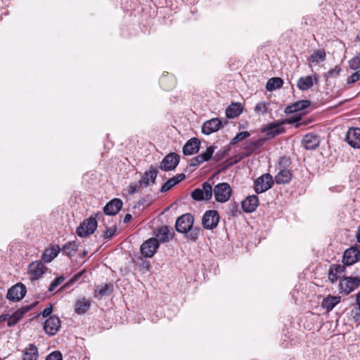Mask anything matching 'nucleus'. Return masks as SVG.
<instances>
[{"mask_svg":"<svg viewBox=\"0 0 360 360\" xmlns=\"http://www.w3.org/2000/svg\"><path fill=\"white\" fill-rule=\"evenodd\" d=\"M161 86L167 90L174 89L176 85V79L172 75H165L160 79Z\"/></svg>","mask_w":360,"mask_h":360,"instance_id":"7c9ffc66","label":"nucleus"},{"mask_svg":"<svg viewBox=\"0 0 360 360\" xmlns=\"http://www.w3.org/2000/svg\"><path fill=\"white\" fill-rule=\"evenodd\" d=\"M314 84V80L311 76L300 77L297 81V88L302 91H306L310 89Z\"/></svg>","mask_w":360,"mask_h":360,"instance_id":"f704fd0d","label":"nucleus"},{"mask_svg":"<svg viewBox=\"0 0 360 360\" xmlns=\"http://www.w3.org/2000/svg\"><path fill=\"white\" fill-rule=\"evenodd\" d=\"M214 194L217 201L225 202L229 200L231 195V188L229 184L221 183L215 186Z\"/></svg>","mask_w":360,"mask_h":360,"instance_id":"7ed1b4c3","label":"nucleus"},{"mask_svg":"<svg viewBox=\"0 0 360 360\" xmlns=\"http://www.w3.org/2000/svg\"><path fill=\"white\" fill-rule=\"evenodd\" d=\"M356 236L357 241L359 243H360V225H359V227L358 228Z\"/></svg>","mask_w":360,"mask_h":360,"instance_id":"13d9d810","label":"nucleus"},{"mask_svg":"<svg viewBox=\"0 0 360 360\" xmlns=\"http://www.w3.org/2000/svg\"><path fill=\"white\" fill-rule=\"evenodd\" d=\"M340 71L341 68L338 65H336L334 68L328 72V77H336L340 75Z\"/></svg>","mask_w":360,"mask_h":360,"instance_id":"3c124183","label":"nucleus"},{"mask_svg":"<svg viewBox=\"0 0 360 360\" xmlns=\"http://www.w3.org/2000/svg\"><path fill=\"white\" fill-rule=\"evenodd\" d=\"M193 217L191 214H184L178 217L176 221L175 228L176 231L181 233H188V237L195 241L200 233V229L193 227Z\"/></svg>","mask_w":360,"mask_h":360,"instance_id":"f257e3e1","label":"nucleus"},{"mask_svg":"<svg viewBox=\"0 0 360 360\" xmlns=\"http://www.w3.org/2000/svg\"><path fill=\"white\" fill-rule=\"evenodd\" d=\"M290 164H291V161H290V158L284 157V156L280 158L279 163H278L279 169H286L285 167H289L290 165Z\"/></svg>","mask_w":360,"mask_h":360,"instance_id":"de8ad7c7","label":"nucleus"},{"mask_svg":"<svg viewBox=\"0 0 360 360\" xmlns=\"http://www.w3.org/2000/svg\"><path fill=\"white\" fill-rule=\"evenodd\" d=\"M360 285V278L358 277H344L340 279V289L346 294L350 293Z\"/></svg>","mask_w":360,"mask_h":360,"instance_id":"1a4fd4ad","label":"nucleus"},{"mask_svg":"<svg viewBox=\"0 0 360 360\" xmlns=\"http://www.w3.org/2000/svg\"><path fill=\"white\" fill-rule=\"evenodd\" d=\"M310 105V101L308 100H302L295 103L285 108L284 112L286 114H290L297 111H300L308 108Z\"/></svg>","mask_w":360,"mask_h":360,"instance_id":"393cba45","label":"nucleus"},{"mask_svg":"<svg viewBox=\"0 0 360 360\" xmlns=\"http://www.w3.org/2000/svg\"><path fill=\"white\" fill-rule=\"evenodd\" d=\"M283 80L280 77H272L268 80L266 84V89L269 91H272L283 86Z\"/></svg>","mask_w":360,"mask_h":360,"instance_id":"c9c22d12","label":"nucleus"},{"mask_svg":"<svg viewBox=\"0 0 360 360\" xmlns=\"http://www.w3.org/2000/svg\"><path fill=\"white\" fill-rule=\"evenodd\" d=\"M116 231H117L116 226H112V227L108 229L105 231L104 238H110L115 234Z\"/></svg>","mask_w":360,"mask_h":360,"instance_id":"603ef678","label":"nucleus"},{"mask_svg":"<svg viewBox=\"0 0 360 360\" xmlns=\"http://www.w3.org/2000/svg\"><path fill=\"white\" fill-rule=\"evenodd\" d=\"M7 321H8L7 324L9 327L13 326L18 323V321L16 320V319L15 317H13V315H11V316L8 315Z\"/></svg>","mask_w":360,"mask_h":360,"instance_id":"5fc2aeb1","label":"nucleus"},{"mask_svg":"<svg viewBox=\"0 0 360 360\" xmlns=\"http://www.w3.org/2000/svg\"><path fill=\"white\" fill-rule=\"evenodd\" d=\"M300 120V117L295 119V120H294V121H297V120Z\"/></svg>","mask_w":360,"mask_h":360,"instance_id":"680f3d73","label":"nucleus"},{"mask_svg":"<svg viewBox=\"0 0 360 360\" xmlns=\"http://www.w3.org/2000/svg\"><path fill=\"white\" fill-rule=\"evenodd\" d=\"M221 127V122L218 118L212 119L205 122L202 127V132L209 135L213 132L217 131Z\"/></svg>","mask_w":360,"mask_h":360,"instance_id":"a211bd4d","label":"nucleus"},{"mask_svg":"<svg viewBox=\"0 0 360 360\" xmlns=\"http://www.w3.org/2000/svg\"><path fill=\"white\" fill-rule=\"evenodd\" d=\"M60 248L58 245H53L46 249L42 254V262L46 263L51 262L59 254Z\"/></svg>","mask_w":360,"mask_h":360,"instance_id":"4be33fe9","label":"nucleus"},{"mask_svg":"<svg viewBox=\"0 0 360 360\" xmlns=\"http://www.w3.org/2000/svg\"><path fill=\"white\" fill-rule=\"evenodd\" d=\"M259 205L258 197L255 195L247 197L242 202V207L245 212H254Z\"/></svg>","mask_w":360,"mask_h":360,"instance_id":"412c9836","label":"nucleus"},{"mask_svg":"<svg viewBox=\"0 0 360 360\" xmlns=\"http://www.w3.org/2000/svg\"><path fill=\"white\" fill-rule=\"evenodd\" d=\"M8 314H2L0 316V323L7 321Z\"/></svg>","mask_w":360,"mask_h":360,"instance_id":"4d7b16f0","label":"nucleus"},{"mask_svg":"<svg viewBox=\"0 0 360 360\" xmlns=\"http://www.w3.org/2000/svg\"><path fill=\"white\" fill-rule=\"evenodd\" d=\"M65 281V277L63 276H60L58 278H56L49 285V291L53 292L54 290L60 285L63 281Z\"/></svg>","mask_w":360,"mask_h":360,"instance_id":"c03bdc74","label":"nucleus"},{"mask_svg":"<svg viewBox=\"0 0 360 360\" xmlns=\"http://www.w3.org/2000/svg\"><path fill=\"white\" fill-rule=\"evenodd\" d=\"M184 174H179L176 176L167 180L161 187V192H166L172 189L175 185L185 179Z\"/></svg>","mask_w":360,"mask_h":360,"instance_id":"a878e982","label":"nucleus"},{"mask_svg":"<svg viewBox=\"0 0 360 360\" xmlns=\"http://www.w3.org/2000/svg\"><path fill=\"white\" fill-rule=\"evenodd\" d=\"M60 326V320L59 318L56 316H51L44 322V329L46 334L54 335L58 332Z\"/></svg>","mask_w":360,"mask_h":360,"instance_id":"f8f14e48","label":"nucleus"},{"mask_svg":"<svg viewBox=\"0 0 360 360\" xmlns=\"http://www.w3.org/2000/svg\"><path fill=\"white\" fill-rule=\"evenodd\" d=\"M122 205V201L120 199L114 198L104 207V213L107 215H115L121 210Z\"/></svg>","mask_w":360,"mask_h":360,"instance_id":"6ab92c4d","label":"nucleus"},{"mask_svg":"<svg viewBox=\"0 0 360 360\" xmlns=\"http://www.w3.org/2000/svg\"><path fill=\"white\" fill-rule=\"evenodd\" d=\"M292 173L288 169H279L278 173L275 176V181L277 184H285L290 181Z\"/></svg>","mask_w":360,"mask_h":360,"instance_id":"b1692460","label":"nucleus"},{"mask_svg":"<svg viewBox=\"0 0 360 360\" xmlns=\"http://www.w3.org/2000/svg\"><path fill=\"white\" fill-rule=\"evenodd\" d=\"M326 56L324 50H316L311 55L309 60L317 64L325 60Z\"/></svg>","mask_w":360,"mask_h":360,"instance_id":"58836bf2","label":"nucleus"},{"mask_svg":"<svg viewBox=\"0 0 360 360\" xmlns=\"http://www.w3.org/2000/svg\"><path fill=\"white\" fill-rule=\"evenodd\" d=\"M250 133L247 131L238 133L230 142L231 145H235L236 143L243 141L246 138L250 136Z\"/></svg>","mask_w":360,"mask_h":360,"instance_id":"79ce46f5","label":"nucleus"},{"mask_svg":"<svg viewBox=\"0 0 360 360\" xmlns=\"http://www.w3.org/2000/svg\"><path fill=\"white\" fill-rule=\"evenodd\" d=\"M26 292L23 284L17 283L8 290L6 297L11 301H19L25 296Z\"/></svg>","mask_w":360,"mask_h":360,"instance_id":"9b49d317","label":"nucleus"},{"mask_svg":"<svg viewBox=\"0 0 360 360\" xmlns=\"http://www.w3.org/2000/svg\"><path fill=\"white\" fill-rule=\"evenodd\" d=\"M85 272V270L81 271L80 272L76 274L68 282H67L62 288H67L70 286L74 282L77 281L82 275Z\"/></svg>","mask_w":360,"mask_h":360,"instance_id":"49530a36","label":"nucleus"},{"mask_svg":"<svg viewBox=\"0 0 360 360\" xmlns=\"http://www.w3.org/2000/svg\"><path fill=\"white\" fill-rule=\"evenodd\" d=\"M200 141L197 138L189 139L183 147V153L185 155H191L198 152Z\"/></svg>","mask_w":360,"mask_h":360,"instance_id":"f3484780","label":"nucleus"},{"mask_svg":"<svg viewBox=\"0 0 360 360\" xmlns=\"http://www.w3.org/2000/svg\"><path fill=\"white\" fill-rule=\"evenodd\" d=\"M346 141L354 148H360V128H350L346 136Z\"/></svg>","mask_w":360,"mask_h":360,"instance_id":"2eb2a0df","label":"nucleus"},{"mask_svg":"<svg viewBox=\"0 0 360 360\" xmlns=\"http://www.w3.org/2000/svg\"><path fill=\"white\" fill-rule=\"evenodd\" d=\"M220 158H221V155H219L218 153H217V154L215 155V156H214V159H215V160H216V161H218V160H220Z\"/></svg>","mask_w":360,"mask_h":360,"instance_id":"052dcab7","label":"nucleus"},{"mask_svg":"<svg viewBox=\"0 0 360 360\" xmlns=\"http://www.w3.org/2000/svg\"><path fill=\"white\" fill-rule=\"evenodd\" d=\"M0 360H2L1 359H0Z\"/></svg>","mask_w":360,"mask_h":360,"instance_id":"0e129e2a","label":"nucleus"},{"mask_svg":"<svg viewBox=\"0 0 360 360\" xmlns=\"http://www.w3.org/2000/svg\"><path fill=\"white\" fill-rule=\"evenodd\" d=\"M157 175L158 171L150 167L148 172H145L142 182L145 186H149L155 182Z\"/></svg>","mask_w":360,"mask_h":360,"instance_id":"e433bc0d","label":"nucleus"},{"mask_svg":"<svg viewBox=\"0 0 360 360\" xmlns=\"http://www.w3.org/2000/svg\"><path fill=\"white\" fill-rule=\"evenodd\" d=\"M46 360H63L62 354L59 351H55L48 355Z\"/></svg>","mask_w":360,"mask_h":360,"instance_id":"09e8293b","label":"nucleus"},{"mask_svg":"<svg viewBox=\"0 0 360 360\" xmlns=\"http://www.w3.org/2000/svg\"><path fill=\"white\" fill-rule=\"evenodd\" d=\"M132 217H131V214H127L124 219H123V222L124 223H128L129 221H130V220L131 219Z\"/></svg>","mask_w":360,"mask_h":360,"instance_id":"6e6d98bb","label":"nucleus"},{"mask_svg":"<svg viewBox=\"0 0 360 360\" xmlns=\"http://www.w3.org/2000/svg\"><path fill=\"white\" fill-rule=\"evenodd\" d=\"M283 122H274L269 124L264 129L268 138H273L283 132Z\"/></svg>","mask_w":360,"mask_h":360,"instance_id":"5701e85b","label":"nucleus"},{"mask_svg":"<svg viewBox=\"0 0 360 360\" xmlns=\"http://www.w3.org/2000/svg\"><path fill=\"white\" fill-rule=\"evenodd\" d=\"M36 304H37V302L34 303V304H31L28 307H25L22 308L21 309L16 311L12 315L13 316V317H15L16 319V320L18 322L19 320L22 317V316L25 313H27L28 311H30L31 309H32L35 306Z\"/></svg>","mask_w":360,"mask_h":360,"instance_id":"a19ab883","label":"nucleus"},{"mask_svg":"<svg viewBox=\"0 0 360 360\" xmlns=\"http://www.w3.org/2000/svg\"><path fill=\"white\" fill-rule=\"evenodd\" d=\"M356 302H357V305L360 306V292L357 294Z\"/></svg>","mask_w":360,"mask_h":360,"instance_id":"bf43d9fd","label":"nucleus"},{"mask_svg":"<svg viewBox=\"0 0 360 360\" xmlns=\"http://www.w3.org/2000/svg\"><path fill=\"white\" fill-rule=\"evenodd\" d=\"M340 302V297L328 295L323 300V301L321 302V306L323 308L326 309L327 311H330Z\"/></svg>","mask_w":360,"mask_h":360,"instance_id":"bb28decb","label":"nucleus"},{"mask_svg":"<svg viewBox=\"0 0 360 360\" xmlns=\"http://www.w3.org/2000/svg\"><path fill=\"white\" fill-rule=\"evenodd\" d=\"M243 112V106L240 103H231L226 110V115L228 118L238 117Z\"/></svg>","mask_w":360,"mask_h":360,"instance_id":"cd10ccee","label":"nucleus"},{"mask_svg":"<svg viewBox=\"0 0 360 360\" xmlns=\"http://www.w3.org/2000/svg\"><path fill=\"white\" fill-rule=\"evenodd\" d=\"M264 139H259L257 141H251L245 145L244 147V150H245V153L243 154V157H248L250 154H252L257 149L259 148L263 143Z\"/></svg>","mask_w":360,"mask_h":360,"instance_id":"c85d7f7f","label":"nucleus"},{"mask_svg":"<svg viewBox=\"0 0 360 360\" xmlns=\"http://www.w3.org/2000/svg\"><path fill=\"white\" fill-rule=\"evenodd\" d=\"M360 257V251L357 248L352 247L345 251L342 262L345 265H352L356 263Z\"/></svg>","mask_w":360,"mask_h":360,"instance_id":"ddd939ff","label":"nucleus"},{"mask_svg":"<svg viewBox=\"0 0 360 360\" xmlns=\"http://www.w3.org/2000/svg\"><path fill=\"white\" fill-rule=\"evenodd\" d=\"M169 228L165 226H162L157 230L155 236L158 243H165L169 241Z\"/></svg>","mask_w":360,"mask_h":360,"instance_id":"4c0bfd02","label":"nucleus"},{"mask_svg":"<svg viewBox=\"0 0 360 360\" xmlns=\"http://www.w3.org/2000/svg\"><path fill=\"white\" fill-rule=\"evenodd\" d=\"M212 195V187L208 182H205L202 185V188H195L191 193V197L197 201L206 200H208Z\"/></svg>","mask_w":360,"mask_h":360,"instance_id":"39448f33","label":"nucleus"},{"mask_svg":"<svg viewBox=\"0 0 360 360\" xmlns=\"http://www.w3.org/2000/svg\"><path fill=\"white\" fill-rule=\"evenodd\" d=\"M319 144V137L311 133L306 134L302 141V146L307 150H314Z\"/></svg>","mask_w":360,"mask_h":360,"instance_id":"dca6fc26","label":"nucleus"},{"mask_svg":"<svg viewBox=\"0 0 360 360\" xmlns=\"http://www.w3.org/2000/svg\"><path fill=\"white\" fill-rule=\"evenodd\" d=\"M37 347L32 344H30L23 352V360H37Z\"/></svg>","mask_w":360,"mask_h":360,"instance_id":"c756f323","label":"nucleus"},{"mask_svg":"<svg viewBox=\"0 0 360 360\" xmlns=\"http://www.w3.org/2000/svg\"><path fill=\"white\" fill-rule=\"evenodd\" d=\"M147 269H149V264H147Z\"/></svg>","mask_w":360,"mask_h":360,"instance_id":"e2e57ef3","label":"nucleus"},{"mask_svg":"<svg viewBox=\"0 0 360 360\" xmlns=\"http://www.w3.org/2000/svg\"><path fill=\"white\" fill-rule=\"evenodd\" d=\"M48 268L41 260L31 262L27 266V274L32 281L40 279L47 271Z\"/></svg>","mask_w":360,"mask_h":360,"instance_id":"f03ea898","label":"nucleus"},{"mask_svg":"<svg viewBox=\"0 0 360 360\" xmlns=\"http://www.w3.org/2000/svg\"><path fill=\"white\" fill-rule=\"evenodd\" d=\"M90 306V300L86 298H81L75 304V311L78 314H84L89 309Z\"/></svg>","mask_w":360,"mask_h":360,"instance_id":"473e14b6","label":"nucleus"},{"mask_svg":"<svg viewBox=\"0 0 360 360\" xmlns=\"http://www.w3.org/2000/svg\"><path fill=\"white\" fill-rule=\"evenodd\" d=\"M52 311L53 305L50 304L49 307L44 309V311L41 312V315L43 316V317H46L51 314Z\"/></svg>","mask_w":360,"mask_h":360,"instance_id":"864d4df0","label":"nucleus"},{"mask_svg":"<svg viewBox=\"0 0 360 360\" xmlns=\"http://www.w3.org/2000/svg\"><path fill=\"white\" fill-rule=\"evenodd\" d=\"M214 150L215 147L213 146L207 147L205 152L202 153L191 160V166L197 167L204 162L210 160L214 152Z\"/></svg>","mask_w":360,"mask_h":360,"instance_id":"4468645a","label":"nucleus"},{"mask_svg":"<svg viewBox=\"0 0 360 360\" xmlns=\"http://www.w3.org/2000/svg\"><path fill=\"white\" fill-rule=\"evenodd\" d=\"M359 80H360V69L359 70H357L356 72H355L354 73H353L350 77H348L347 83L352 84V83H354Z\"/></svg>","mask_w":360,"mask_h":360,"instance_id":"8fccbe9b","label":"nucleus"},{"mask_svg":"<svg viewBox=\"0 0 360 360\" xmlns=\"http://www.w3.org/2000/svg\"><path fill=\"white\" fill-rule=\"evenodd\" d=\"M350 316L354 322L360 323V306L354 307L351 310Z\"/></svg>","mask_w":360,"mask_h":360,"instance_id":"37998d69","label":"nucleus"},{"mask_svg":"<svg viewBox=\"0 0 360 360\" xmlns=\"http://www.w3.org/2000/svg\"><path fill=\"white\" fill-rule=\"evenodd\" d=\"M269 103L259 102L255 107V111L257 114H266L268 112Z\"/></svg>","mask_w":360,"mask_h":360,"instance_id":"ea45409f","label":"nucleus"},{"mask_svg":"<svg viewBox=\"0 0 360 360\" xmlns=\"http://www.w3.org/2000/svg\"><path fill=\"white\" fill-rule=\"evenodd\" d=\"M219 215L216 210L205 212L202 219V226L206 229H213L218 225Z\"/></svg>","mask_w":360,"mask_h":360,"instance_id":"0eeeda50","label":"nucleus"},{"mask_svg":"<svg viewBox=\"0 0 360 360\" xmlns=\"http://www.w3.org/2000/svg\"><path fill=\"white\" fill-rule=\"evenodd\" d=\"M349 68L354 70L360 68V54L350 60Z\"/></svg>","mask_w":360,"mask_h":360,"instance_id":"a18cd8bd","label":"nucleus"},{"mask_svg":"<svg viewBox=\"0 0 360 360\" xmlns=\"http://www.w3.org/2000/svg\"><path fill=\"white\" fill-rule=\"evenodd\" d=\"M97 227V221L94 217L85 219L77 228V234L80 237H84L92 234Z\"/></svg>","mask_w":360,"mask_h":360,"instance_id":"20e7f679","label":"nucleus"},{"mask_svg":"<svg viewBox=\"0 0 360 360\" xmlns=\"http://www.w3.org/2000/svg\"><path fill=\"white\" fill-rule=\"evenodd\" d=\"M274 184L272 176L265 174L255 181V190L257 193H262L269 190Z\"/></svg>","mask_w":360,"mask_h":360,"instance_id":"423d86ee","label":"nucleus"},{"mask_svg":"<svg viewBox=\"0 0 360 360\" xmlns=\"http://www.w3.org/2000/svg\"><path fill=\"white\" fill-rule=\"evenodd\" d=\"M78 245L75 241H70L65 243L62 248L61 251L63 254L72 257L74 256L77 251Z\"/></svg>","mask_w":360,"mask_h":360,"instance_id":"72a5a7b5","label":"nucleus"},{"mask_svg":"<svg viewBox=\"0 0 360 360\" xmlns=\"http://www.w3.org/2000/svg\"><path fill=\"white\" fill-rule=\"evenodd\" d=\"M345 270V267L342 264H332L328 271V279L331 283L341 279L342 276Z\"/></svg>","mask_w":360,"mask_h":360,"instance_id":"aec40b11","label":"nucleus"},{"mask_svg":"<svg viewBox=\"0 0 360 360\" xmlns=\"http://www.w3.org/2000/svg\"><path fill=\"white\" fill-rule=\"evenodd\" d=\"M180 157L175 153L167 155L161 162L160 168L163 171H171L178 165Z\"/></svg>","mask_w":360,"mask_h":360,"instance_id":"9d476101","label":"nucleus"},{"mask_svg":"<svg viewBox=\"0 0 360 360\" xmlns=\"http://www.w3.org/2000/svg\"><path fill=\"white\" fill-rule=\"evenodd\" d=\"M159 245L155 238H150L141 245V253L145 257H152L157 252Z\"/></svg>","mask_w":360,"mask_h":360,"instance_id":"6e6552de","label":"nucleus"},{"mask_svg":"<svg viewBox=\"0 0 360 360\" xmlns=\"http://www.w3.org/2000/svg\"><path fill=\"white\" fill-rule=\"evenodd\" d=\"M112 289V285L111 284H101L97 285L94 290V296L96 297H102L105 295H109Z\"/></svg>","mask_w":360,"mask_h":360,"instance_id":"2f4dec72","label":"nucleus"}]
</instances>
